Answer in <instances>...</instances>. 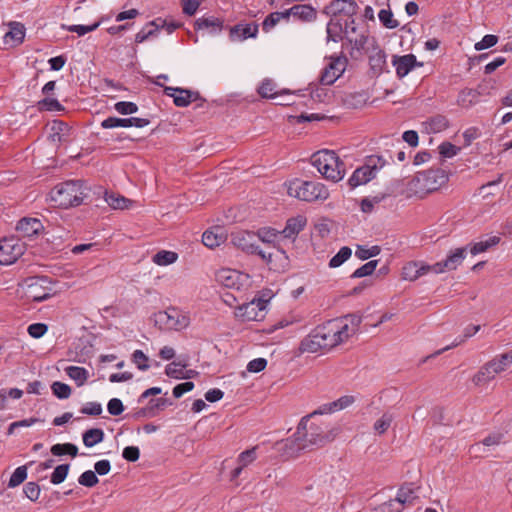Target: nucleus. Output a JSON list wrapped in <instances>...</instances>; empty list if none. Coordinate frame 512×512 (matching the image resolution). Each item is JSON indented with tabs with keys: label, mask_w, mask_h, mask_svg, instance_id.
Returning <instances> with one entry per match:
<instances>
[{
	"label": "nucleus",
	"mask_w": 512,
	"mask_h": 512,
	"mask_svg": "<svg viewBox=\"0 0 512 512\" xmlns=\"http://www.w3.org/2000/svg\"><path fill=\"white\" fill-rule=\"evenodd\" d=\"M87 190L83 181L68 180L54 186L49 197L54 206L67 209L81 205L88 196Z\"/></svg>",
	"instance_id": "obj_1"
},
{
	"label": "nucleus",
	"mask_w": 512,
	"mask_h": 512,
	"mask_svg": "<svg viewBox=\"0 0 512 512\" xmlns=\"http://www.w3.org/2000/svg\"><path fill=\"white\" fill-rule=\"evenodd\" d=\"M315 415L312 412L304 416L297 427V434L301 436L308 450L322 447L331 442L335 437L332 430H329L328 425L312 421Z\"/></svg>",
	"instance_id": "obj_2"
},
{
	"label": "nucleus",
	"mask_w": 512,
	"mask_h": 512,
	"mask_svg": "<svg viewBox=\"0 0 512 512\" xmlns=\"http://www.w3.org/2000/svg\"><path fill=\"white\" fill-rule=\"evenodd\" d=\"M312 165L327 180L339 182L345 175V164L333 150H320L311 157Z\"/></svg>",
	"instance_id": "obj_3"
},
{
	"label": "nucleus",
	"mask_w": 512,
	"mask_h": 512,
	"mask_svg": "<svg viewBox=\"0 0 512 512\" xmlns=\"http://www.w3.org/2000/svg\"><path fill=\"white\" fill-rule=\"evenodd\" d=\"M337 346V340L334 338L329 322L314 328L306 337L302 339L299 345L301 353H316L323 349H331Z\"/></svg>",
	"instance_id": "obj_4"
},
{
	"label": "nucleus",
	"mask_w": 512,
	"mask_h": 512,
	"mask_svg": "<svg viewBox=\"0 0 512 512\" xmlns=\"http://www.w3.org/2000/svg\"><path fill=\"white\" fill-rule=\"evenodd\" d=\"M287 193L289 196L306 202L323 201L329 196L328 189L324 184L301 179L290 181L287 187Z\"/></svg>",
	"instance_id": "obj_5"
},
{
	"label": "nucleus",
	"mask_w": 512,
	"mask_h": 512,
	"mask_svg": "<svg viewBox=\"0 0 512 512\" xmlns=\"http://www.w3.org/2000/svg\"><path fill=\"white\" fill-rule=\"evenodd\" d=\"M155 324L160 328L170 330H182L189 326L190 317L188 313L176 307H169L165 311H159L154 315Z\"/></svg>",
	"instance_id": "obj_6"
},
{
	"label": "nucleus",
	"mask_w": 512,
	"mask_h": 512,
	"mask_svg": "<svg viewBox=\"0 0 512 512\" xmlns=\"http://www.w3.org/2000/svg\"><path fill=\"white\" fill-rule=\"evenodd\" d=\"M358 8V4L354 0H332L324 7L322 13L344 23L357 14Z\"/></svg>",
	"instance_id": "obj_7"
},
{
	"label": "nucleus",
	"mask_w": 512,
	"mask_h": 512,
	"mask_svg": "<svg viewBox=\"0 0 512 512\" xmlns=\"http://www.w3.org/2000/svg\"><path fill=\"white\" fill-rule=\"evenodd\" d=\"M266 307V300L254 298L252 301L238 306L235 316L242 321H261L265 317Z\"/></svg>",
	"instance_id": "obj_8"
},
{
	"label": "nucleus",
	"mask_w": 512,
	"mask_h": 512,
	"mask_svg": "<svg viewBox=\"0 0 512 512\" xmlns=\"http://www.w3.org/2000/svg\"><path fill=\"white\" fill-rule=\"evenodd\" d=\"M49 283L46 277H31L25 280L26 295L32 301L42 302L50 298L53 293L47 288Z\"/></svg>",
	"instance_id": "obj_9"
},
{
	"label": "nucleus",
	"mask_w": 512,
	"mask_h": 512,
	"mask_svg": "<svg viewBox=\"0 0 512 512\" xmlns=\"http://www.w3.org/2000/svg\"><path fill=\"white\" fill-rule=\"evenodd\" d=\"M24 251L23 244L14 237L0 240V264L10 265L14 263Z\"/></svg>",
	"instance_id": "obj_10"
},
{
	"label": "nucleus",
	"mask_w": 512,
	"mask_h": 512,
	"mask_svg": "<svg viewBox=\"0 0 512 512\" xmlns=\"http://www.w3.org/2000/svg\"><path fill=\"white\" fill-rule=\"evenodd\" d=\"M275 448L281 456L286 458L296 457L302 451L308 450L307 445L304 444L301 436L297 434V431L292 437L276 442Z\"/></svg>",
	"instance_id": "obj_11"
},
{
	"label": "nucleus",
	"mask_w": 512,
	"mask_h": 512,
	"mask_svg": "<svg viewBox=\"0 0 512 512\" xmlns=\"http://www.w3.org/2000/svg\"><path fill=\"white\" fill-rule=\"evenodd\" d=\"M164 94L172 97L177 107H187L190 103L201 100L205 101L197 91L184 89L180 87H164Z\"/></svg>",
	"instance_id": "obj_12"
},
{
	"label": "nucleus",
	"mask_w": 512,
	"mask_h": 512,
	"mask_svg": "<svg viewBox=\"0 0 512 512\" xmlns=\"http://www.w3.org/2000/svg\"><path fill=\"white\" fill-rule=\"evenodd\" d=\"M414 180L423 183L427 191L437 190L441 185L448 181V175L442 169H429L423 173H419Z\"/></svg>",
	"instance_id": "obj_13"
},
{
	"label": "nucleus",
	"mask_w": 512,
	"mask_h": 512,
	"mask_svg": "<svg viewBox=\"0 0 512 512\" xmlns=\"http://www.w3.org/2000/svg\"><path fill=\"white\" fill-rule=\"evenodd\" d=\"M346 64V58H332L328 65L321 72V84L332 85L344 73Z\"/></svg>",
	"instance_id": "obj_14"
},
{
	"label": "nucleus",
	"mask_w": 512,
	"mask_h": 512,
	"mask_svg": "<svg viewBox=\"0 0 512 512\" xmlns=\"http://www.w3.org/2000/svg\"><path fill=\"white\" fill-rule=\"evenodd\" d=\"M466 251L467 247L456 248L451 251L445 260L433 264L434 274L456 270L465 259Z\"/></svg>",
	"instance_id": "obj_15"
},
{
	"label": "nucleus",
	"mask_w": 512,
	"mask_h": 512,
	"mask_svg": "<svg viewBox=\"0 0 512 512\" xmlns=\"http://www.w3.org/2000/svg\"><path fill=\"white\" fill-rule=\"evenodd\" d=\"M231 243L242 251L253 254L257 251V236L255 233L239 230L231 233Z\"/></svg>",
	"instance_id": "obj_16"
},
{
	"label": "nucleus",
	"mask_w": 512,
	"mask_h": 512,
	"mask_svg": "<svg viewBox=\"0 0 512 512\" xmlns=\"http://www.w3.org/2000/svg\"><path fill=\"white\" fill-rule=\"evenodd\" d=\"M16 230L22 238L33 239L44 231V226L37 218L24 217L18 221Z\"/></svg>",
	"instance_id": "obj_17"
},
{
	"label": "nucleus",
	"mask_w": 512,
	"mask_h": 512,
	"mask_svg": "<svg viewBox=\"0 0 512 512\" xmlns=\"http://www.w3.org/2000/svg\"><path fill=\"white\" fill-rule=\"evenodd\" d=\"M392 65L396 69V75L401 79L408 75L415 67H422L423 63L418 62L414 54H406L403 56L394 55Z\"/></svg>",
	"instance_id": "obj_18"
},
{
	"label": "nucleus",
	"mask_w": 512,
	"mask_h": 512,
	"mask_svg": "<svg viewBox=\"0 0 512 512\" xmlns=\"http://www.w3.org/2000/svg\"><path fill=\"white\" fill-rule=\"evenodd\" d=\"M150 121L146 118L130 117V118H118L108 117L101 122V127L104 129H112L116 127H137L143 128L149 125Z\"/></svg>",
	"instance_id": "obj_19"
},
{
	"label": "nucleus",
	"mask_w": 512,
	"mask_h": 512,
	"mask_svg": "<svg viewBox=\"0 0 512 512\" xmlns=\"http://www.w3.org/2000/svg\"><path fill=\"white\" fill-rule=\"evenodd\" d=\"M434 273L433 265L418 261H410L402 268V277L404 280L416 281L423 275Z\"/></svg>",
	"instance_id": "obj_20"
},
{
	"label": "nucleus",
	"mask_w": 512,
	"mask_h": 512,
	"mask_svg": "<svg viewBox=\"0 0 512 512\" xmlns=\"http://www.w3.org/2000/svg\"><path fill=\"white\" fill-rule=\"evenodd\" d=\"M266 264L272 271L283 272L289 266V258L283 249L274 247L272 251L267 252Z\"/></svg>",
	"instance_id": "obj_21"
},
{
	"label": "nucleus",
	"mask_w": 512,
	"mask_h": 512,
	"mask_svg": "<svg viewBox=\"0 0 512 512\" xmlns=\"http://www.w3.org/2000/svg\"><path fill=\"white\" fill-rule=\"evenodd\" d=\"M369 66L373 76H379L387 71V54L378 45L373 46L369 55Z\"/></svg>",
	"instance_id": "obj_22"
},
{
	"label": "nucleus",
	"mask_w": 512,
	"mask_h": 512,
	"mask_svg": "<svg viewBox=\"0 0 512 512\" xmlns=\"http://www.w3.org/2000/svg\"><path fill=\"white\" fill-rule=\"evenodd\" d=\"M258 34V24H237L230 28L229 36L232 41H243L255 38Z\"/></svg>",
	"instance_id": "obj_23"
},
{
	"label": "nucleus",
	"mask_w": 512,
	"mask_h": 512,
	"mask_svg": "<svg viewBox=\"0 0 512 512\" xmlns=\"http://www.w3.org/2000/svg\"><path fill=\"white\" fill-rule=\"evenodd\" d=\"M224 21L214 16H202L194 22L195 31L206 30L210 34L221 32L224 27Z\"/></svg>",
	"instance_id": "obj_24"
},
{
	"label": "nucleus",
	"mask_w": 512,
	"mask_h": 512,
	"mask_svg": "<svg viewBox=\"0 0 512 512\" xmlns=\"http://www.w3.org/2000/svg\"><path fill=\"white\" fill-rule=\"evenodd\" d=\"M332 332H334V338L337 340V345L346 341L352 333L349 323L344 320V317L338 319H332L328 321Z\"/></svg>",
	"instance_id": "obj_25"
},
{
	"label": "nucleus",
	"mask_w": 512,
	"mask_h": 512,
	"mask_svg": "<svg viewBox=\"0 0 512 512\" xmlns=\"http://www.w3.org/2000/svg\"><path fill=\"white\" fill-rule=\"evenodd\" d=\"M354 401H355L354 396L345 395L331 403L323 404L322 406L319 407V409L313 411V414L323 415V414H328V413H332L335 411H340V410L345 409V408L349 407L350 405H352L354 403Z\"/></svg>",
	"instance_id": "obj_26"
},
{
	"label": "nucleus",
	"mask_w": 512,
	"mask_h": 512,
	"mask_svg": "<svg viewBox=\"0 0 512 512\" xmlns=\"http://www.w3.org/2000/svg\"><path fill=\"white\" fill-rule=\"evenodd\" d=\"M375 172L366 163L357 168L351 177L348 179V184L351 188L366 184L373 178H375Z\"/></svg>",
	"instance_id": "obj_27"
},
{
	"label": "nucleus",
	"mask_w": 512,
	"mask_h": 512,
	"mask_svg": "<svg viewBox=\"0 0 512 512\" xmlns=\"http://www.w3.org/2000/svg\"><path fill=\"white\" fill-rule=\"evenodd\" d=\"M240 274L231 269H221L216 274L217 281L227 288L240 289Z\"/></svg>",
	"instance_id": "obj_28"
},
{
	"label": "nucleus",
	"mask_w": 512,
	"mask_h": 512,
	"mask_svg": "<svg viewBox=\"0 0 512 512\" xmlns=\"http://www.w3.org/2000/svg\"><path fill=\"white\" fill-rule=\"evenodd\" d=\"M286 12L288 14V19L290 16H293L302 21H312L315 20L317 16L316 10L310 5L306 4H296L290 9H287Z\"/></svg>",
	"instance_id": "obj_29"
},
{
	"label": "nucleus",
	"mask_w": 512,
	"mask_h": 512,
	"mask_svg": "<svg viewBox=\"0 0 512 512\" xmlns=\"http://www.w3.org/2000/svg\"><path fill=\"white\" fill-rule=\"evenodd\" d=\"M225 240L226 235L221 227H215L214 230H207L202 235V243L210 249L218 247L224 243Z\"/></svg>",
	"instance_id": "obj_30"
},
{
	"label": "nucleus",
	"mask_w": 512,
	"mask_h": 512,
	"mask_svg": "<svg viewBox=\"0 0 512 512\" xmlns=\"http://www.w3.org/2000/svg\"><path fill=\"white\" fill-rule=\"evenodd\" d=\"M159 34V19H154L144 25L135 35V43L140 44Z\"/></svg>",
	"instance_id": "obj_31"
},
{
	"label": "nucleus",
	"mask_w": 512,
	"mask_h": 512,
	"mask_svg": "<svg viewBox=\"0 0 512 512\" xmlns=\"http://www.w3.org/2000/svg\"><path fill=\"white\" fill-rule=\"evenodd\" d=\"M306 220L303 217L290 218L285 228L280 232L284 238H295L304 228Z\"/></svg>",
	"instance_id": "obj_32"
},
{
	"label": "nucleus",
	"mask_w": 512,
	"mask_h": 512,
	"mask_svg": "<svg viewBox=\"0 0 512 512\" xmlns=\"http://www.w3.org/2000/svg\"><path fill=\"white\" fill-rule=\"evenodd\" d=\"M423 125L428 133H439L448 128L449 121L445 116L438 114L428 118Z\"/></svg>",
	"instance_id": "obj_33"
},
{
	"label": "nucleus",
	"mask_w": 512,
	"mask_h": 512,
	"mask_svg": "<svg viewBox=\"0 0 512 512\" xmlns=\"http://www.w3.org/2000/svg\"><path fill=\"white\" fill-rule=\"evenodd\" d=\"M496 377V373L492 365L489 363H485L479 371L473 376L472 382L476 386L485 385Z\"/></svg>",
	"instance_id": "obj_34"
},
{
	"label": "nucleus",
	"mask_w": 512,
	"mask_h": 512,
	"mask_svg": "<svg viewBox=\"0 0 512 512\" xmlns=\"http://www.w3.org/2000/svg\"><path fill=\"white\" fill-rule=\"evenodd\" d=\"M326 32L328 41L338 42L342 39L344 34L343 23L339 22V20L336 18H330L329 22L327 23Z\"/></svg>",
	"instance_id": "obj_35"
},
{
	"label": "nucleus",
	"mask_w": 512,
	"mask_h": 512,
	"mask_svg": "<svg viewBox=\"0 0 512 512\" xmlns=\"http://www.w3.org/2000/svg\"><path fill=\"white\" fill-rule=\"evenodd\" d=\"M65 373L75 381L78 387L85 384L89 378V372L84 367L68 366L65 368Z\"/></svg>",
	"instance_id": "obj_36"
},
{
	"label": "nucleus",
	"mask_w": 512,
	"mask_h": 512,
	"mask_svg": "<svg viewBox=\"0 0 512 512\" xmlns=\"http://www.w3.org/2000/svg\"><path fill=\"white\" fill-rule=\"evenodd\" d=\"M104 436V431L100 428L88 429L82 435L83 444L88 448L93 447L96 444L102 442Z\"/></svg>",
	"instance_id": "obj_37"
},
{
	"label": "nucleus",
	"mask_w": 512,
	"mask_h": 512,
	"mask_svg": "<svg viewBox=\"0 0 512 512\" xmlns=\"http://www.w3.org/2000/svg\"><path fill=\"white\" fill-rule=\"evenodd\" d=\"M416 498L417 496L412 488V484H405L399 488L395 500L399 505L404 506L405 504H412Z\"/></svg>",
	"instance_id": "obj_38"
},
{
	"label": "nucleus",
	"mask_w": 512,
	"mask_h": 512,
	"mask_svg": "<svg viewBox=\"0 0 512 512\" xmlns=\"http://www.w3.org/2000/svg\"><path fill=\"white\" fill-rule=\"evenodd\" d=\"M480 93L475 89H463L458 96V104L463 107H471L477 103Z\"/></svg>",
	"instance_id": "obj_39"
},
{
	"label": "nucleus",
	"mask_w": 512,
	"mask_h": 512,
	"mask_svg": "<svg viewBox=\"0 0 512 512\" xmlns=\"http://www.w3.org/2000/svg\"><path fill=\"white\" fill-rule=\"evenodd\" d=\"M500 242L499 236H490L486 240H481L470 246V253L477 255L479 253L487 251L489 248L497 245Z\"/></svg>",
	"instance_id": "obj_40"
},
{
	"label": "nucleus",
	"mask_w": 512,
	"mask_h": 512,
	"mask_svg": "<svg viewBox=\"0 0 512 512\" xmlns=\"http://www.w3.org/2000/svg\"><path fill=\"white\" fill-rule=\"evenodd\" d=\"M285 19L288 20V14L285 11L282 12H272L264 19L262 22V29L264 32H269L271 29H273L280 20Z\"/></svg>",
	"instance_id": "obj_41"
},
{
	"label": "nucleus",
	"mask_w": 512,
	"mask_h": 512,
	"mask_svg": "<svg viewBox=\"0 0 512 512\" xmlns=\"http://www.w3.org/2000/svg\"><path fill=\"white\" fill-rule=\"evenodd\" d=\"M177 258L178 255L176 252L161 250L153 256L152 260L155 264L159 266H167L174 263L177 260Z\"/></svg>",
	"instance_id": "obj_42"
},
{
	"label": "nucleus",
	"mask_w": 512,
	"mask_h": 512,
	"mask_svg": "<svg viewBox=\"0 0 512 512\" xmlns=\"http://www.w3.org/2000/svg\"><path fill=\"white\" fill-rule=\"evenodd\" d=\"M103 21L104 17H102L99 21L91 25H63L62 27L69 32H74L77 33L79 36H83L86 33L95 31Z\"/></svg>",
	"instance_id": "obj_43"
},
{
	"label": "nucleus",
	"mask_w": 512,
	"mask_h": 512,
	"mask_svg": "<svg viewBox=\"0 0 512 512\" xmlns=\"http://www.w3.org/2000/svg\"><path fill=\"white\" fill-rule=\"evenodd\" d=\"M352 255V250L348 246L340 248L338 253L334 255L329 261L330 268H337L347 261Z\"/></svg>",
	"instance_id": "obj_44"
},
{
	"label": "nucleus",
	"mask_w": 512,
	"mask_h": 512,
	"mask_svg": "<svg viewBox=\"0 0 512 512\" xmlns=\"http://www.w3.org/2000/svg\"><path fill=\"white\" fill-rule=\"evenodd\" d=\"M280 231L271 228V227H264L258 230L256 236L257 240H260L264 243H274L275 240L279 237Z\"/></svg>",
	"instance_id": "obj_45"
},
{
	"label": "nucleus",
	"mask_w": 512,
	"mask_h": 512,
	"mask_svg": "<svg viewBox=\"0 0 512 512\" xmlns=\"http://www.w3.org/2000/svg\"><path fill=\"white\" fill-rule=\"evenodd\" d=\"M381 252V248L378 245L371 246L370 248H367L362 245H357L355 256L360 260H367L371 257H375L379 255Z\"/></svg>",
	"instance_id": "obj_46"
},
{
	"label": "nucleus",
	"mask_w": 512,
	"mask_h": 512,
	"mask_svg": "<svg viewBox=\"0 0 512 512\" xmlns=\"http://www.w3.org/2000/svg\"><path fill=\"white\" fill-rule=\"evenodd\" d=\"M40 111H63L64 106L55 98L46 97L37 103Z\"/></svg>",
	"instance_id": "obj_47"
},
{
	"label": "nucleus",
	"mask_w": 512,
	"mask_h": 512,
	"mask_svg": "<svg viewBox=\"0 0 512 512\" xmlns=\"http://www.w3.org/2000/svg\"><path fill=\"white\" fill-rule=\"evenodd\" d=\"M394 417L393 415L390 413V412H385L378 420H376V422L374 423V426H373V429L376 433L378 434H383L385 433L392 421H393Z\"/></svg>",
	"instance_id": "obj_48"
},
{
	"label": "nucleus",
	"mask_w": 512,
	"mask_h": 512,
	"mask_svg": "<svg viewBox=\"0 0 512 512\" xmlns=\"http://www.w3.org/2000/svg\"><path fill=\"white\" fill-rule=\"evenodd\" d=\"M258 93L263 98H275L277 95L276 83L271 79L263 80L262 84L258 89Z\"/></svg>",
	"instance_id": "obj_49"
},
{
	"label": "nucleus",
	"mask_w": 512,
	"mask_h": 512,
	"mask_svg": "<svg viewBox=\"0 0 512 512\" xmlns=\"http://www.w3.org/2000/svg\"><path fill=\"white\" fill-rule=\"evenodd\" d=\"M69 468H70L69 464L58 465L54 469L53 473L51 474V477H50L51 483L54 485H58V484L62 483L68 475Z\"/></svg>",
	"instance_id": "obj_50"
},
{
	"label": "nucleus",
	"mask_w": 512,
	"mask_h": 512,
	"mask_svg": "<svg viewBox=\"0 0 512 512\" xmlns=\"http://www.w3.org/2000/svg\"><path fill=\"white\" fill-rule=\"evenodd\" d=\"M378 263H379L378 260H370L369 262L365 263L361 267L357 268L353 272L351 277L352 278H362V277L371 275L375 271Z\"/></svg>",
	"instance_id": "obj_51"
},
{
	"label": "nucleus",
	"mask_w": 512,
	"mask_h": 512,
	"mask_svg": "<svg viewBox=\"0 0 512 512\" xmlns=\"http://www.w3.org/2000/svg\"><path fill=\"white\" fill-rule=\"evenodd\" d=\"M27 478V467L19 466L15 469L8 482V487L14 488L20 485Z\"/></svg>",
	"instance_id": "obj_52"
},
{
	"label": "nucleus",
	"mask_w": 512,
	"mask_h": 512,
	"mask_svg": "<svg viewBox=\"0 0 512 512\" xmlns=\"http://www.w3.org/2000/svg\"><path fill=\"white\" fill-rule=\"evenodd\" d=\"M52 393L59 399H67L71 395V387L60 381H56L51 385Z\"/></svg>",
	"instance_id": "obj_53"
},
{
	"label": "nucleus",
	"mask_w": 512,
	"mask_h": 512,
	"mask_svg": "<svg viewBox=\"0 0 512 512\" xmlns=\"http://www.w3.org/2000/svg\"><path fill=\"white\" fill-rule=\"evenodd\" d=\"M105 201L108 203L110 207L113 209H124L127 207V203L129 200L123 196L115 195L113 193L105 194Z\"/></svg>",
	"instance_id": "obj_54"
},
{
	"label": "nucleus",
	"mask_w": 512,
	"mask_h": 512,
	"mask_svg": "<svg viewBox=\"0 0 512 512\" xmlns=\"http://www.w3.org/2000/svg\"><path fill=\"white\" fill-rule=\"evenodd\" d=\"M187 364H182L180 362H172L168 364L165 368V374L168 377L175 379H182L183 377V369H185Z\"/></svg>",
	"instance_id": "obj_55"
},
{
	"label": "nucleus",
	"mask_w": 512,
	"mask_h": 512,
	"mask_svg": "<svg viewBox=\"0 0 512 512\" xmlns=\"http://www.w3.org/2000/svg\"><path fill=\"white\" fill-rule=\"evenodd\" d=\"M114 109L122 115L134 114L138 111V106L134 102L119 101L115 103Z\"/></svg>",
	"instance_id": "obj_56"
},
{
	"label": "nucleus",
	"mask_w": 512,
	"mask_h": 512,
	"mask_svg": "<svg viewBox=\"0 0 512 512\" xmlns=\"http://www.w3.org/2000/svg\"><path fill=\"white\" fill-rule=\"evenodd\" d=\"M24 37H25L24 26L20 23H13L10 31L5 34L6 40L8 38H11L18 43L22 42Z\"/></svg>",
	"instance_id": "obj_57"
},
{
	"label": "nucleus",
	"mask_w": 512,
	"mask_h": 512,
	"mask_svg": "<svg viewBox=\"0 0 512 512\" xmlns=\"http://www.w3.org/2000/svg\"><path fill=\"white\" fill-rule=\"evenodd\" d=\"M78 482L85 487H94L98 484L99 479L94 471L87 470L79 476Z\"/></svg>",
	"instance_id": "obj_58"
},
{
	"label": "nucleus",
	"mask_w": 512,
	"mask_h": 512,
	"mask_svg": "<svg viewBox=\"0 0 512 512\" xmlns=\"http://www.w3.org/2000/svg\"><path fill=\"white\" fill-rule=\"evenodd\" d=\"M380 22L389 29L396 28L399 23L393 18V13L390 10L382 9L378 14Z\"/></svg>",
	"instance_id": "obj_59"
},
{
	"label": "nucleus",
	"mask_w": 512,
	"mask_h": 512,
	"mask_svg": "<svg viewBox=\"0 0 512 512\" xmlns=\"http://www.w3.org/2000/svg\"><path fill=\"white\" fill-rule=\"evenodd\" d=\"M439 153L444 158H452L458 154L460 148L450 142H443L438 147Z\"/></svg>",
	"instance_id": "obj_60"
},
{
	"label": "nucleus",
	"mask_w": 512,
	"mask_h": 512,
	"mask_svg": "<svg viewBox=\"0 0 512 512\" xmlns=\"http://www.w3.org/2000/svg\"><path fill=\"white\" fill-rule=\"evenodd\" d=\"M23 492L31 501H37L40 496V487L36 482H28L24 485Z\"/></svg>",
	"instance_id": "obj_61"
},
{
	"label": "nucleus",
	"mask_w": 512,
	"mask_h": 512,
	"mask_svg": "<svg viewBox=\"0 0 512 512\" xmlns=\"http://www.w3.org/2000/svg\"><path fill=\"white\" fill-rule=\"evenodd\" d=\"M498 36L496 35H493V34H487L485 35L481 41L477 42L475 44V50L477 51H481V50H484V49H488L490 47H493L494 45L497 44L498 42Z\"/></svg>",
	"instance_id": "obj_62"
},
{
	"label": "nucleus",
	"mask_w": 512,
	"mask_h": 512,
	"mask_svg": "<svg viewBox=\"0 0 512 512\" xmlns=\"http://www.w3.org/2000/svg\"><path fill=\"white\" fill-rule=\"evenodd\" d=\"M132 361L136 364L137 368L141 371H146L149 368L148 357L141 350H135L132 354Z\"/></svg>",
	"instance_id": "obj_63"
},
{
	"label": "nucleus",
	"mask_w": 512,
	"mask_h": 512,
	"mask_svg": "<svg viewBox=\"0 0 512 512\" xmlns=\"http://www.w3.org/2000/svg\"><path fill=\"white\" fill-rule=\"evenodd\" d=\"M256 459V447H253L251 449H247L243 452H241L238 456V463L242 467H246L250 463H252Z\"/></svg>",
	"instance_id": "obj_64"
}]
</instances>
